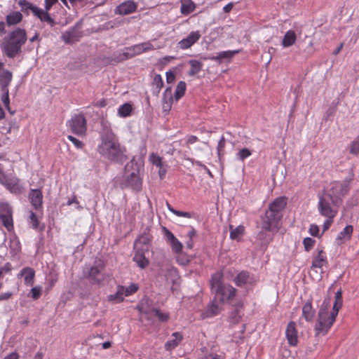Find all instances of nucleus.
Returning <instances> with one entry per match:
<instances>
[{"instance_id":"55","label":"nucleus","mask_w":359,"mask_h":359,"mask_svg":"<svg viewBox=\"0 0 359 359\" xmlns=\"http://www.w3.org/2000/svg\"><path fill=\"white\" fill-rule=\"evenodd\" d=\"M138 289V287L135 284H132L129 287H128L125 290L126 296L130 295L135 293Z\"/></svg>"},{"instance_id":"44","label":"nucleus","mask_w":359,"mask_h":359,"mask_svg":"<svg viewBox=\"0 0 359 359\" xmlns=\"http://www.w3.org/2000/svg\"><path fill=\"white\" fill-rule=\"evenodd\" d=\"M251 155V151L250 149L247 148H243L239 151L238 153V156L240 160L243 161L245 158H248Z\"/></svg>"},{"instance_id":"53","label":"nucleus","mask_w":359,"mask_h":359,"mask_svg":"<svg viewBox=\"0 0 359 359\" xmlns=\"http://www.w3.org/2000/svg\"><path fill=\"white\" fill-rule=\"evenodd\" d=\"M67 138L75 145L76 147L81 149L83 147V144L80 140H77L72 135H68Z\"/></svg>"},{"instance_id":"17","label":"nucleus","mask_w":359,"mask_h":359,"mask_svg":"<svg viewBox=\"0 0 359 359\" xmlns=\"http://www.w3.org/2000/svg\"><path fill=\"white\" fill-rule=\"evenodd\" d=\"M285 334L288 344L290 346H296L298 343V337L297 331L296 329V324L294 322L291 321L288 323Z\"/></svg>"},{"instance_id":"18","label":"nucleus","mask_w":359,"mask_h":359,"mask_svg":"<svg viewBox=\"0 0 359 359\" xmlns=\"http://www.w3.org/2000/svg\"><path fill=\"white\" fill-rule=\"evenodd\" d=\"M200 38L201 34L198 31L192 32L187 38L183 39L179 42V46L182 49L189 48L192 45H194Z\"/></svg>"},{"instance_id":"56","label":"nucleus","mask_w":359,"mask_h":359,"mask_svg":"<svg viewBox=\"0 0 359 359\" xmlns=\"http://www.w3.org/2000/svg\"><path fill=\"white\" fill-rule=\"evenodd\" d=\"M4 92V95L2 97V102L5 107L9 109V95H8V90H3Z\"/></svg>"},{"instance_id":"41","label":"nucleus","mask_w":359,"mask_h":359,"mask_svg":"<svg viewBox=\"0 0 359 359\" xmlns=\"http://www.w3.org/2000/svg\"><path fill=\"white\" fill-rule=\"evenodd\" d=\"M240 50H227V51H223L220 52L222 60H231L236 54L240 53Z\"/></svg>"},{"instance_id":"22","label":"nucleus","mask_w":359,"mask_h":359,"mask_svg":"<svg viewBox=\"0 0 359 359\" xmlns=\"http://www.w3.org/2000/svg\"><path fill=\"white\" fill-rule=\"evenodd\" d=\"M234 280L238 286H243L245 284H251L255 282L254 278L250 276V273L247 271H241L238 274Z\"/></svg>"},{"instance_id":"57","label":"nucleus","mask_w":359,"mask_h":359,"mask_svg":"<svg viewBox=\"0 0 359 359\" xmlns=\"http://www.w3.org/2000/svg\"><path fill=\"white\" fill-rule=\"evenodd\" d=\"M309 232L313 236H318L319 227L316 224H311L309 228Z\"/></svg>"},{"instance_id":"30","label":"nucleus","mask_w":359,"mask_h":359,"mask_svg":"<svg viewBox=\"0 0 359 359\" xmlns=\"http://www.w3.org/2000/svg\"><path fill=\"white\" fill-rule=\"evenodd\" d=\"M343 304L342 299H334L332 311L330 313V320L329 325H332L335 321L336 317L338 315L339 309L341 308Z\"/></svg>"},{"instance_id":"51","label":"nucleus","mask_w":359,"mask_h":359,"mask_svg":"<svg viewBox=\"0 0 359 359\" xmlns=\"http://www.w3.org/2000/svg\"><path fill=\"white\" fill-rule=\"evenodd\" d=\"M314 241L311 238L304 239L303 243L306 251H309L314 244Z\"/></svg>"},{"instance_id":"16","label":"nucleus","mask_w":359,"mask_h":359,"mask_svg":"<svg viewBox=\"0 0 359 359\" xmlns=\"http://www.w3.org/2000/svg\"><path fill=\"white\" fill-rule=\"evenodd\" d=\"M152 236L147 232H144L135 241L134 244L135 250H140L142 251H149V244Z\"/></svg>"},{"instance_id":"2","label":"nucleus","mask_w":359,"mask_h":359,"mask_svg":"<svg viewBox=\"0 0 359 359\" xmlns=\"http://www.w3.org/2000/svg\"><path fill=\"white\" fill-rule=\"evenodd\" d=\"M27 40V32L22 28H15L5 36L0 42L3 54L8 58H15L22 53V47Z\"/></svg>"},{"instance_id":"34","label":"nucleus","mask_w":359,"mask_h":359,"mask_svg":"<svg viewBox=\"0 0 359 359\" xmlns=\"http://www.w3.org/2000/svg\"><path fill=\"white\" fill-rule=\"evenodd\" d=\"M196 6L191 0H184L182 3L181 12L182 14L187 15L194 11Z\"/></svg>"},{"instance_id":"20","label":"nucleus","mask_w":359,"mask_h":359,"mask_svg":"<svg viewBox=\"0 0 359 359\" xmlns=\"http://www.w3.org/2000/svg\"><path fill=\"white\" fill-rule=\"evenodd\" d=\"M23 16L19 11H13L6 16V25L8 27L15 26L20 23Z\"/></svg>"},{"instance_id":"62","label":"nucleus","mask_w":359,"mask_h":359,"mask_svg":"<svg viewBox=\"0 0 359 359\" xmlns=\"http://www.w3.org/2000/svg\"><path fill=\"white\" fill-rule=\"evenodd\" d=\"M164 231H165V234L168 238V241H169L170 243L176 239V238L173 235V233L172 232H170L166 228H164Z\"/></svg>"},{"instance_id":"54","label":"nucleus","mask_w":359,"mask_h":359,"mask_svg":"<svg viewBox=\"0 0 359 359\" xmlns=\"http://www.w3.org/2000/svg\"><path fill=\"white\" fill-rule=\"evenodd\" d=\"M32 297L34 299H38L41 296V288L34 287L30 291Z\"/></svg>"},{"instance_id":"45","label":"nucleus","mask_w":359,"mask_h":359,"mask_svg":"<svg viewBox=\"0 0 359 359\" xmlns=\"http://www.w3.org/2000/svg\"><path fill=\"white\" fill-rule=\"evenodd\" d=\"M230 320L232 323H238L240 321L241 316L239 314V311L238 309H236L235 311L231 312L230 316Z\"/></svg>"},{"instance_id":"61","label":"nucleus","mask_w":359,"mask_h":359,"mask_svg":"<svg viewBox=\"0 0 359 359\" xmlns=\"http://www.w3.org/2000/svg\"><path fill=\"white\" fill-rule=\"evenodd\" d=\"M164 231H165V234L168 238V241H169L170 243L176 239V238L173 235V233L172 232H170L166 228H164Z\"/></svg>"},{"instance_id":"64","label":"nucleus","mask_w":359,"mask_h":359,"mask_svg":"<svg viewBox=\"0 0 359 359\" xmlns=\"http://www.w3.org/2000/svg\"><path fill=\"white\" fill-rule=\"evenodd\" d=\"M175 79V76L173 72H166V80L168 83L174 82Z\"/></svg>"},{"instance_id":"19","label":"nucleus","mask_w":359,"mask_h":359,"mask_svg":"<svg viewBox=\"0 0 359 359\" xmlns=\"http://www.w3.org/2000/svg\"><path fill=\"white\" fill-rule=\"evenodd\" d=\"M137 9L136 4L132 1H127L120 4L116 9V13L120 15H128Z\"/></svg>"},{"instance_id":"52","label":"nucleus","mask_w":359,"mask_h":359,"mask_svg":"<svg viewBox=\"0 0 359 359\" xmlns=\"http://www.w3.org/2000/svg\"><path fill=\"white\" fill-rule=\"evenodd\" d=\"M154 84L157 88L161 89L163 87V82L160 74H156L154 78Z\"/></svg>"},{"instance_id":"14","label":"nucleus","mask_w":359,"mask_h":359,"mask_svg":"<svg viewBox=\"0 0 359 359\" xmlns=\"http://www.w3.org/2000/svg\"><path fill=\"white\" fill-rule=\"evenodd\" d=\"M219 299L215 297L214 299L208 306V309L201 313L202 318H210L216 316L222 311V305Z\"/></svg>"},{"instance_id":"24","label":"nucleus","mask_w":359,"mask_h":359,"mask_svg":"<svg viewBox=\"0 0 359 359\" xmlns=\"http://www.w3.org/2000/svg\"><path fill=\"white\" fill-rule=\"evenodd\" d=\"M316 311L313 309L312 303L308 301L302 308V316L306 321H311L315 316Z\"/></svg>"},{"instance_id":"37","label":"nucleus","mask_w":359,"mask_h":359,"mask_svg":"<svg viewBox=\"0 0 359 359\" xmlns=\"http://www.w3.org/2000/svg\"><path fill=\"white\" fill-rule=\"evenodd\" d=\"M132 109L133 107L130 104L125 103L119 107L118 114L122 117H126L130 114Z\"/></svg>"},{"instance_id":"59","label":"nucleus","mask_w":359,"mask_h":359,"mask_svg":"<svg viewBox=\"0 0 359 359\" xmlns=\"http://www.w3.org/2000/svg\"><path fill=\"white\" fill-rule=\"evenodd\" d=\"M198 141V137L195 135H191L189 136L187 141H186V145L188 149H190V144H192Z\"/></svg>"},{"instance_id":"23","label":"nucleus","mask_w":359,"mask_h":359,"mask_svg":"<svg viewBox=\"0 0 359 359\" xmlns=\"http://www.w3.org/2000/svg\"><path fill=\"white\" fill-rule=\"evenodd\" d=\"M135 254L133 257L134 262L141 268L144 269L149 265V260L145 257L144 252L140 250H135Z\"/></svg>"},{"instance_id":"39","label":"nucleus","mask_w":359,"mask_h":359,"mask_svg":"<svg viewBox=\"0 0 359 359\" xmlns=\"http://www.w3.org/2000/svg\"><path fill=\"white\" fill-rule=\"evenodd\" d=\"M8 189H9L13 193H19L20 192V187L18 184V180L16 179H13L6 187Z\"/></svg>"},{"instance_id":"63","label":"nucleus","mask_w":359,"mask_h":359,"mask_svg":"<svg viewBox=\"0 0 359 359\" xmlns=\"http://www.w3.org/2000/svg\"><path fill=\"white\" fill-rule=\"evenodd\" d=\"M333 219L334 218H327V219L325 220V222L323 224V232H325L330 228V226H331V224L333 222Z\"/></svg>"},{"instance_id":"27","label":"nucleus","mask_w":359,"mask_h":359,"mask_svg":"<svg viewBox=\"0 0 359 359\" xmlns=\"http://www.w3.org/2000/svg\"><path fill=\"white\" fill-rule=\"evenodd\" d=\"M12 79V74L8 70H6L0 74V85L1 86L2 90H8Z\"/></svg>"},{"instance_id":"7","label":"nucleus","mask_w":359,"mask_h":359,"mask_svg":"<svg viewBox=\"0 0 359 359\" xmlns=\"http://www.w3.org/2000/svg\"><path fill=\"white\" fill-rule=\"evenodd\" d=\"M339 205L337 199H332L330 195L324 193L319 196L318 209L322 216L326 218H334L337 214Z\"/></svg>"},{"instance_id":"38","label":"nucleus","mask_w":359,"mask_h":359,"mask_svg":"<svg viewBox=\"0 0 359 359\" xmlns=\"http://www.w3.org/2000/svg\"><path fill=\"white\" fill-rule=\"evenodd\" d=\"M149 160L151 162V163L154 165H156L157 168L164 165L162 158L154 153L150 155Z\"/></svg>"},{"instance_id":"26","label":"nucleus","mask_w":359,"mask_h":359,"mask_svg":"<svg viewBox=\"0 0 359 359\" xmlns=\"http://www.w3.org/2000/svg\"><path fill=\"white\" fill-rule=\"evenodd\" d=\"M178 279V272L175 268H170L167 270L165 274V280L168 284L171 283L172 285V290H174L173 286L175 285Z\"/></svg>"},{"instance_id":"47","label":"nucleus","mask_w":359,"mask_h":359,"mask_svg":"<svg viewBox=\"0 0 359 359\" xmlns=\"http://www.w3.org/2000/svg\"><path fill=\"white\" fill-rule=\"evenodd\" d=\"M123 61H124V60H123V55H122V53H121V52L114 53L111 56V62H114L115 63H118V62H123Z\"/></svg>"},{"instance_id":"1","label":"nucleus","mask_w":359,"mask_h":359,"mask_svg":"<svg viewBox=\"0 0 359 359\" xmlns=\"http://www.w3.org/2000/svg\"><path fill=\"white\" fill-rule=\"evenodd\" d=\"M286 205L287 198L285 196L278 197L269 203L268 210L262 218V231L259 233V239L264 240L266 238V233L264 231H277L279 229L280 222L283 216V212Z\"/></svg>"},{"instance_id":"43","label":"nucleus","mask_w":359,"mask_h":359,"mask_svg":"<svg viewBox=\"0 0 359 359\" xmlns=\"http://www.w3.org/2000/svg\"><path fill=\"white\" fill-rule=\"evenodd\" d=\"M170 245L172 247V250L175 253H180L182 250V244L176 238L175 241L171 242Z\"/></svg>"},{"instance_id":"58","label":"nucleus","mask_w":359,"mask_h":359,"mask_svg":"<svg viewBox=\"0 0 359 359\" xmlns=\"http://www.w3.org/2000/svg\"><path fill=\"white\" fill-rule=\"evenodd\" d=\"M57 1V0H45V10L43 11L48 13V11Z\"/></svg>"},{"instance_id":"46","label":"nucleus","mask_w":359,"mask_h":359,"mask_svg":"<svg viewBox=\"0 0 359 359\" xmlns=\"http://www.w3.org/2000/svg\"><path fill=\"white\" fill-rule=\"evenodd\" d=\"M142 48V44H138V45H135L132 47L126 48V50L133 51V53H134V56H135L136 55H139V54L143 53V48Z\"/></svg>"},{"instance_id":"36","label":"nucleus","mask_w":359,"mask_h":359,"mask_svg":"<svg viewBox=\"0 0 359 359\" xmlns=\"http://www.w3.org/2000/svg\"><path fill=\"white\" fill-rule=\"evenodd\" d=\"M186 83L184 81H180L177 86L175 93V97L176 100L180 99L185 93Z\"/></svg>"},{"instance_id":"35","label":"nucleus","mask_w":359,"mask_h":359,"mask_svg":"<svg viewBox=\"0 0 359 359\" xmlns=\"http://www.w3.org/2000/svg\"><path fill=\"white\" fill-rule=\"evenodd\" d=\"M230 238L233 240L238 239L239 236H241L244 232V226L240 225L235 229H233V226L230 225Z\"/></svg>"},{"instance_id":"60","label":"nucleus","mask_w":359,"mask_h":359,"mask_svg":"<svg viewBox=\"0 0 359 359\" xmlns=\"http://www.w3.org/2000/svg\"><path fill=\"white\" fill-rule=\"evenodd\" d=\"M225 146V138L222 136L219 141L217 146L218 155L220 156L221 151L224 149Z\"/></svg>"},{"instance_id":"31","label":"nucleus","mask_w":359,"mask_h":359,"mask_svg":"<svg viewBox=\"0 0 359 359\" xmlns=\"http://www.w3.org/2000/svg\"><path fill=\"white\" fill-rule=\"evenodd\" d=\"M172 102V97L171 95V89L168 88L165 90L163 96V108L165 111H169L171 108V104Z\"/></svg>"},{"instance_id":"9","label":"nucleus","mask_w":359,"mask_h":359,"mask_svg":"<svg viewBox=\"0 0 359 359\" xmlns=\"http://www.w3.org/2000/svg\"><path fill=\"white\" fill-rule=\"evenodd\" d=\"M137 308L140 313V319L141 320L143 318L149 320L152 316L157 317L161 322H166L168 320V314L162 313L160 310L155 308H145L142 303L140 305H138Z\"/></svg>"},{"instance_id":"50","label":"nucleus","mask_w":359,"mask_h":359,"mask_svg":"<svg viewBox=\"0 0 359 359\" xmlns=\"http://www.w3.org/2000/svg\"><path fill=\"white\" fill-rule=\"evenodd\" d=\"M30 224L32 225L34 229H36L39 226V220L35 213L31 212L29 215Z\"/></svg>"},{"instance_id":"8","label":"nucleus","mask_w":359,"mask_h":359,"mask_svg":"<svg viewBox=\"0 0 359 359\" xmlns=\"http://www.w3.org/2000/svg\"><path fill=\"white\" fill-rule=\"evenodd\" d=\"M18 4L21 8V11L29 15L31 11L35 16L39 18L41 22H46L51 27L54 26L55 20L50 16L49 13L43 11V9L38 8L27 0H20Z\"/></svg>"},{"instance_id":"25","label":"nucleus","mask_w":359,"mask_h":359,"mask_svg":"<svg viewBox=\"0 0 359 359\" xmlns=\"http://www.w3.org/2000/svg\"><path fill=\"white\" fill-rule=\"evenodd\" d=\"M21 276H25V283L27 285H32L34 283V278L35 276V271L30 267H26L21 271Z\"/></svg>"},{"instance_id":"29","label":"nucleus","mask_w":359,"mask_h":359,"mask_svg":"<svg viewBox=\"0 0 359 359\" xmlns=\"http://www.w3.org/2000/svg\"><path fill=\"white\" fill-rule=\"evenodd\" d=\"M297 39V36L293 30L287 31L283 39L282 44L283 47H290L292 46Z\"/></svg>"},{"instance_id":"48","label":"nucleus","mask_w":359,"mask_h":359,"mask_svg":"<svg viewBox=\"0 0 359 359\" xmlns=\"http://www.w3.org/2000/svg\"><path fill=\"white\" fill-rule=\"evenodd\" d=\"M62 39L66 43H72L74 41L73 34L71 32L64 33Z\"/></svg>"},{"instance_id":"28","label":"nucleus","mask_w":359,"mask_h":359,"mask_svg":"<svg viewBox=\"0 0 359 359\" xmlns=\"http://www.w3.org/2000/svg\"><path fill=\"white\" fill-rule=\"evenodd\" d=\"M172 337H174V339L168 341L165 344V348L168 351L175 348L182 339V335L180 332H174Z\"/></svg>"},{"instance_id":"32","label":"nucleus","mask_w":359,"mask_h":359,"mask_svg":"<svg viewBox=\"0 0 359 359\" xmlns=\"http://www.w3.org/2000/svg\"><path fill=\"white\" fill-rule=\"evenodd\" d=\"M189 63L191 65V69L189 71L188 74L191 76H194L197 74L202 69L203 64L198 60H191Z\"/></svg>"},{"instance_id":"49","label":"nucleus","mask_w":359,"mask_h":359,"mask_svg":"<svg viewBox=\"0 0 359 359\" xmlns=\"http://www.w3.org/2000/svg\"><path fill=\"white\" fill-rule=\"evenodd\" d=\"M198 359H222L221 356L213 353H205L200 355Z\"/></svg>"},{"instance_id":"21","label":"nucleus","mask_w":359,"mask_h":359,"mask_svg":"<svg viewBox=\"0 0 359 359\" xmlns=\"http://www.w3.org/2000/svg\"><path fill=\"white\" fill-rule=\"evenodd\" d=\"M327 264V258L323 250H319L313 257L311 268H321Z\"/></svg>"},{"instance_id":"13","label":"nucleus","mask_w":359,"mask_h":359,"mask_svg":"<svg viewBox=\"0 0 359 359\" xmlns=\"http://www.w3.org/2000/svg\"><path fill=\"white\" fill-rule=\"evenodd\" d=\"M103 270L104 266L102 264L92 266L88 272L87 277L92 283L100 284L104 278V273H102Z\"/></svg>"},{"instance_id":"15","label":"nucleus","mask_w":359,"mask_h":359,"mask_svg":"<svg viewBox=\"0 0 359 359\" xmlns=\"http://www.w3.org/2000/svg\"><path fill=\"white\" fill-rule=\"evenodd\" d=\"M28 198L30 203L35 210H38L41 208L43 204V194L41 189H31Z\"/></svg>"},{"instance_id":"5","label":"nucleus","mask_w":359,"mask_h":359,"mask_svg":"<svg viewBox=\"0 0 359 359\" xmlns=\"http://www.w3.org/2000/svg\"><path fill=\"white\" fill-rule=\"evenodd\" d=\"M222 273H215L211 279V290L215 294V297L224 302L225 299H231L236 294V289L229 285L224 284L222 281Z\"/></svg>"},{"instance_id":"3","label":"nucleus","mask_w":359,"mask_h":359,"mask_svg":"<svg viewBox=\"0 0 359 359\" xmlns=\"http://www.w3.org/2000/svg\"><path fill=\"white\" fill-rule=\"evenodd\" d=\"M98 152L108 160L123 163L127 160L126 149L111 136L103 137Z\"/></svg>"},{"instance_id":"6","label":"nucleus","mask_w":359,"mask_h":359,"mask_svg":"<svg viewBox=\"0 0 359 359\" xmlns=\"http://www.w3.org/2000/svg\"><path fill=\"white\" fill-rule=\"evenodd\" d=\"M330 306V297H326L323 300L320 306L317 323L315 326L316 335L318 336L320 334H325L332 325L330 324V314L328 313V309Z\"/></svg>"},{"instance_id":"11","label":"nucleus","mask_w":359,"mask_h":359,"mask_svg":"<svg viewBox=\"0 0 359 359\" xmlns=\"http://www.w3.org/2000/svg\"><path fill=\"white\" fill-rule=\"evenodd\" d=\"M69 127L76 135H84L86 131V120L83 115L78 114L74 116L69 121Z\"/></svg>"},{"instance_id":"33","label":"nucleus","mask_w":359,"mask_h":359,"mask_svg":"<svg viewBox=\"0 0 359 359\" xmlns=\"http://www.w3.org/2000/svg\"><path fill=\"white\" fill-rule=\"evenodd\" d=\"M123 287H121L118 289L117 292L114 294H110L107 297V300L112 303H120L123 302Z\"/></svg>"},{"instance_id":"4","label":"nucleus","mask_w":359,"mask_h":359,"mask_svg":"<svg viewBox=\"0 0 359 359\" xmlns=\"http://www.w3.org/2000/svg\"><path fill=\"white\" fill-rule=\"evenodd\" d=\"M142 165L133 158L125 166L123 180L120 183L122 189L130 187L133 190L140 191L142 188L140 170Z\"/></svg>"},{"instance_id":"12","label":"nucleus","mask_w":359,"mask_h":359,"mask_svg":"<svg viewBox=\"0 0 359 359\" xmlns=\"http://www.w3.org/2000/svg\"><path fill=\"white\" fill-rule=\"evenodd\" d=\"M348 191V185L347 183H335L328 192H325L326 195H330L332 199H337V203H341V198Z\"/></svg>"},{"instance_id":"40","label":"nucleus","mask_w":359,"mask_h":359,"mask_svg":"<svg viewBox=\"0 0 359 359\" xmlns=\"http://www.w3.org/2000/svg\"><path fill=\"white\" fill-rule=\"evenodd\" d=\"M350 153L356 156L359 154V136L352 142L350 146Z\"/></svg>"},{"instance_id":"10","label":"nucleus","mask_w":359,"mask_h":359,"mask_svg":"<svg viewBox=\"0 0 359 359\" xmlns=\"http://www.w3.org/2000/svg\"><path fill=\"white\" fill-rule=\"evenodd\" d=\"M0 219L8 231L13 229V211L8 203L0 204Z\"/></svg>"},{"instance_id":"42","label":"nucleus","mask_w":359,"mask_h":359,"mask_svg":"<svg viewBox=\"0 0 359 359\" xmlns=\"http://www.w3.org/2000/svg\"><path fill=\"white\" fill-rule=\"evenodd\" d=\"M353 228L351 225L346 226L344 230L340 233L339 236V239H341L342 238L347 237V238H350L352 233H353Z\"/></svg>"}]
</instances>
